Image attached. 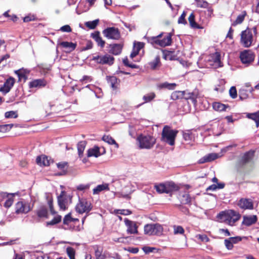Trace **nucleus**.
Instances as JSON below:
<instances>
[{"instance_id": "obj_1", "label": "nucleus", "mask_w": 259, "mask_h": 259, "mask_svg": "<svg viewBox=\"0 0 259 259\" xmlns=\"http://www.w3.org/2000/svg\"><path fill=\"white\" fill-rule=\"evenodd\" d=\"M217 218L226 224L233 226L240 219L241 215L235 210L229 209L220 212Z\"/></svg>"}, {"instance_id": "obj_2", "label": "nucleus", "mask_w": 259, "mask_h": 259, "mask_svg": "<svg viewBox=\"0 0 259 259\" xmlns=\"http://www.w3.org/2000/svg\"><path fill=\"white\" fill-rule=\"evenodd\" d=\"M178 133V131L172 130L168 125H165L161 133V141L170 146H174Z\"/></svg>"}, {"instance_id": "obj_3", "label": "nucleus", "mask_w": 259, "mask_h": 259, "mask_svg": "<svg viewBox=\"0 0 259 259\" xmlns=\"http://www.w3.org/2000/svg\"><path fill=\"white\" fill-rule=\"evenodd\" d=\"M252 32L254 35L257 34L256 26H254L252 29L247 28L246 30L241 32V42L245 47H249L251 46L253 41Z\"/></svg>"}, {"instance_id": "obj_4", "label": "nucleus", "mask_w": 259, "mask_h": 259, "mask_svg": "<svg viewBox=\"0 0 259 259\" xmlns=\"http://www.w3.org/2000/svg\"><path fill=\"white\" fill-rule=\"evenodd\" d=\"M140 149H149L152 148L156 143V139L151 136L140 135L137 138Z\"/></svg>"}, {"instance_id": "obj_5", "label": "nucleus", "mask_w": 259, "mask_h": 259, "mask_svg": "<svg viewBox=\"0 0 259 259\" xmlns=\"http://www.w3.org/2000/svg\"><path fill=\"white\" fill-rule=\"evenodd\" d=\"M146 38L148 42L151 44L154 47L160 46L165 47L170 45L171 43V36L170 34L162 39H158L156 36L147 37Z\"/></svg>"}, {"instance_id": "obj_6", "label": "nucleus", "mask_w": 259, "mask_h": 259, "mask_svg": "<svg viewBox=\"0 0 259 259\" xmlns=\"http://www.w3.org/2000/svg\"><path fill=\"white\" fill-rule=\"evenodd\" d=\"M33 208L28 201L22 200L17 202L15 204V213L16 214H26Z\"/></svg>"}, {"instance_id": "obj_7", "label": "nucleus", "mask_w": 259, "mask_h": 259, "mask_svg": "<svg viewBox=\"0 0 259 259\" xmlns=\"http://www.w3.org/2000/svg\"><path fill=\"white\" fill-rule=\"evenodd\" d=\"M92 206L90 201H88L87 199H79V201L76 204V211L79 213H89L92 209Z\"/></svg>"}, {"instance_id": "obj_8", "label": "nucleus", "mask_w": 259, "mask_h": 259, "mask_svg": "<svg viewBox=\"0 0 259 259\" xmlns=\"http://www.w3.org/2000/svg\"><path fill=\"white\" fill-rule=\"evenodd\" d=\"M104 36L108 39L118 40L120 37V33L117 28L108 27L103 31Z\"/></svg>"}, {"instance_id": "obj_9", "label": "nucleus", "mask_w": 259, "mask_h": 259, "mask_svg": "<svg viewBox=\"0 0 259 259\" xmlns=\"http://www.w3.org/2000/svg\"><path fill=\"white\" fill-rule=\"evenodd\" d=\"M114 57L108 54L104 56L97 55L93 57V60L101 64L112 65L114 63Z\"/></svg>"}, {"instance_id": "obj_10", "label": "nucleus", "mask_w": 259, "mask_h": 259, "mask_svg": "<svg viewBox=\"0 0 259 259\" xmlns=\"http://www.w3.org/2000/svg\"><path fill=\"white\" fill-rule=\"evenodd\" d=\"M71 197L70 195H66L65 191H62L58 197V203L60 208L65 210L68 203L71 202Z\"/></svg>"}, {"instance_id": "obj_11", "label": "nucleus", "mask_w": 259, "mask_h": 259, "mask_svg": "<svg viewBox=\"0 0 259 259\" xmlns=\"http://www.w3.org/2000/svg\"><path fill=\"white\" fill-rule=\"evenodd\" d=\"M240 58L242 63L248 64L254 59V54L251 50H244L240 53Z\"/></svg>"}, {"instance_id": "obj_12", "label": "nucleus", "mask_w": 259, "mask_h": 259, "mask_svg": "<svg viewBox=\"0 0 259 259\" xmlns=\"http://www.w3.org/2000/svg\"><path fill=\"white\" fill-rule=\"evenodd\" d=\"M199 97V94L198 90H194L192 92L185 91L184 99L186 100H190L194 106L197 103V99Z\"/></svg>"}, {"instance_id": "obj_13", "label": "nucleus", "mask_w": 259, "mask_h": 259, "mask_svg": "<svg viewBox=\"0 0 259 259\" xmlns=\"http://www.w3.org/2000/svg\"><path fill=\"white\" fill-rule=\"evenodd\" d=\"M238 206L243 209H252L253 208V204L252 201L250 199L241 198L238 203Z\"/></svg>"}, {"instance_id": "obj_14", "label": "nucleus", "mask_w": 259, "mask_h": 259, "mask_svg": "<svg viewBox=\"0 0 259 259\" xmlns=\"http://www.w3.org/2000/svg\"><path fill=\"white\" fill-rule=\"evenodd\" d=\"M125 225L127 227V233L129 234H137V226L136 224L127 219H125L124 220Z\"/></svg>"}, {"instance_id": "obj_15", "label": "nucleus", "mask_w": 259, "mask_h": 259, "mask_svg": "<svg viewBox=\"0 0 259 259\" xmlns=\"http://www.w3.org/2000/svg\"><path fill=\"white\" fill-rule=\"evenodd\" d=\"M14 83V79L12 77H10L5 81L3 86L0 88V91L5 94L8 93L13 87Z\"/></svg>"}, {"instance_id": "obj_16", "label": "nucleus", "mask_w": 259, "mask_h": 259, "mask_svg": "<svg viewBox=\"0 0 259 259\" xmlns=\"http://www.w3.org/2000/svg\"><path fill=\"white\" fill-rule=\"evenodd\" d=\"M61 47L64 48V51L67 53H70L74 51L76 47V44L68 41H62L57 44Z\"/></svg>"}, {"instance_id": "obj_17", "label": "nucleus", "mask_w": 259, "mask_h": 259, "mask_svg": "<svg viewBox=\"0 0 259 259\" xmlns=\"http://www.w3.org/2000/svg\"><path fill=\"white\" fill-rule=\"evenodd\" d=\"M15 193H7L6 192H2L1 195L4 198H6V200L4 203V206L6 208H9L12 206L14 201V196Z\"/></svg>"}, {"instance_id": "obj_18", "label": "nucleus", "mask_w": 259, "mask_h": 259, "mask_svg": "<svg viewBox=\"0 0 259 259\" xmlns=\"http://www.w3.org/2000/svg\"><path fill=\"white\" fill-rule=\"evenodd\" d=\"M109 52L114 55H118L121 52L122 46L121 44H114L109 45Z\"/></svg>"}, {"instance_id": "obj_19", "label": "nucleus", "mask_w": 259, "mask_h": 259, "mask_svg": "<svg viewBox=\"0 0 259 259\" xmlns=\"http://www.w3.org/2000/svg\"><path fill=\"white\" fill-rule=\"evenodd\" d=\"M218 158V154L214 153H209L207 155H205L201 158H200L198 162L199 163L202 164L205 162H208L212 161Z\"/></svg>"}, {"instance_id": "obj_20", "label": "nucleus", "mask_w": 259, "mask_h": 259, "mask_svg": "<svg viewBox=\"0 0 259 259\" xmlns=\"http://www.w3.org/2000/svg\"><path fill=\"white\" fill-rule=\"evenodd\" d=\"M165 193H169L172 191H177L179 187L173 182H167L164 183Z\"/></svg>"}, {"instance_id": "obj_21", "label": "nucleus", "mask_w": 259, "mask_h": 259, "mask_svg": "<svg viewBox=\"0 0 259 259\" xmlns=\"http://www.w3.org/2000/svg\"><path fill=\"white\" fill-rule=\"evenodd\" d=\"M36 213L38 217L41 218H48V210L47 206L42 205H40L36 211Z\"/></svg>"}, {"instance_id": "obj_22", "label": "nucleus", "mask_w": 259, "mask_h": 259, "mask_svg": "<svg viewBox=\"0 0 259 259\" xmlns=\"http://www.w3.org/2000/svg\"><path fill=\"white\" fill-rule=\"evenodd\" d=\"M257 221V217L255 215L246 216H243V220L242 222V224L246 226H249L253 224H255Z\"/></svg>"}, {"instance_id": "obj_23", "label": "nucleus", "mask_w": 259, "mask_h": 259, "mask_svg": "<svg viewBox=\"0 0 259 259\" xmlns=\"http://www.w3.org/2000/svg\"><path fill=\"white\" fill-rule=\"evenodd\" d=\"M19 80L24 79L25 81L27 79V75L29 73V71L23 68L15 71Z\"/></svg>"}, {"instance_id": "obj_24", "label": "nucleus", "mask_w": 259, "mask_h": 259, "mask_svg": "<svg viewBox=\"0 0 259 259\" xmlns=\"http://www.w3.org/2000/svg\"><path fill=\"white\" fill-rule=\"evenodd\" d=\"M36 162L40 166H48L50 165V161L48 157L45 155L38 156L36 158Z\"/></svg>"}, {"instance_id": "obj_25", "label": "nucleus", "mask_w": 259, "mask_h": 259, "mask_svg": "<svg viewBox=\"0 0 259 259\" xmlns=\"http://www.w3.org/2000/svg\"><path fill=\"white\" fill-rule=\"evenodd\" d=\"M47 84V82L44 79H39L34 80L30 82V87L31 88H37L45 87Z\"/></svg>"}, {"instance_id": "obj_26", "label": "nucleus", "mask_w": 259, "mask_h": 259, "mask_svg": "<svg viewBox=\"0 0 259 259\" xmlns=\"http://www.w3.org/2000/svg\"><path fill=\"white\" fill-rule=\"evenodd\" d=\"M254 156V151H249L248 152H246L242 157L241 162L242 164H245L248 162H249Z\"/></svg>"}, {"instance_id": "obj_27", "label": "nucleus", "mask_w": 259, "mask_h": 259, "mask_svg": "<svg viewBox=\"0 0 259 259\" xmlns=\"http://www.w3.org/2000/svg\"><path fill=\"white\" fill-rule=\"evenodd\" d=\"M188 21L191 28L194 29H201L202 28L195 22V15L193 13H191L189 16Z\"/></svg>"}, {"instance_id": "obj_28", "label": "nucleus", "mask_w": 259, "mask_h": 259, "mask_svg": "<svg viewBox=\"0 0 259 259\" xmlns=\"http://www.w3.org/2000/svg\"><path fill=\"white\" fill-rule=\"evenodd\" d=\"M109 186L108 184H104L98 185L93 189V194H98L103 190H109Z\"/></svg>"}, {"instance_id": "obj_29", "label": "nucleus", "mask_w": 259, "mask_h": 259, "mask_svg": "<svg viewBox=\"0 0 259 259\" xmlns=\"http://www.w3.org/2000/svg\"><path fill=\"white\" fill-rule=\"evenodd\" d=\"M212 107L215 111H226V109L229 106L219 102H215L213 104Z\"/></svg>"}, {"instance_id": "obj_30", "label": "nucleus", "mask_w": 259, "mask_h": 259, "mask_svg": "<svg viewBox=\"0 0 259 259\" xmlns=\"http://www.w3.org/2000/svg\"><path fill=\"white\" fill-rule=\"evenodd\" d=\"M102 140L109 145H114L116 148H118L119 147L118 144L116 142V141L109 135H104L102 137Z\"/></svg>"}, {"instance_id": "obj_31", "label": "nucleus", "mask_w": 259, "mask_h": 259, "mask_svg": "<svg viewBox=\"0 0 259 259\" xmlns=\"http://www.w3.org/2000/svg\"><path fill=\"white\" fill-rule=\"evenodd\" d=\"M145 234L149 235H154V224H147L144 226Z\"/></svg>"}, {"instance_id": "obj_32", "label": "nucleus", "mask_w": 259, "mask_h": 259, "mask_svg": "<svg viewBox=\"0 0 259 259\" xmlns=\"http://www.w3.org/2000/svg\"><path fill=\"white\" fill-rule=\"evenodd\" d=\"M185 91H175L171 95V99L176 100L180 99H184Z\"/></svg>"}, {"instance_id": "obj_33", "label": "nucleus", "mask_w": 259, "mask_h": 259, "mask_svg": "<svg viewBox=\"0 0 259 259\" xmlns=\"http://www.w3.org/2000/svg\"><path fill=\"white\" fill-rule=\"evenodd\" d=\"M180 199L181 203L184 204H190L191 201V198L188 193H185L180 195Z\"/></svg>"}, {"instance_id": "obj_34", "label": "nucleus", "mask_w": 259, "mask_h": 259, "mask_svg": "<svg viewBox=\"0 0 259 259\" xmlns=\"http://www.w3.org/2000/svg\"><path fill=\"white\" fill-rule=\"evenodd\" d=\"M107 81L109 85L113 89L116 88V84L117 83V78L114 76H107Z\"/></svg>"}, {"instance_id": "obj_35", "label": "nucleus", "mask_w": 259, "mask_h": 259, "mask_svg": "<svg viewBox=\"0 0 259 259\" xmlns=\"http://www.w3.org/2000/svg\"><path fill=\"white\" fill-rule=\"evenodd\" d=\"M177 84L175 83H168L167 82H165L160 83L159 85V88L161 89L165 88L168 90H174Z\"/></svg>"}, {"instance_id": "obj_36", "label": "nucleus", "mask_w": 259, "mask_h": 259, "mask_svg": "<svg viewBox=\"0 0 259 259\" xmlns=\"http://www.w3.org/2000/svg\"><path fill=\"white\" fill-rule=\"evenodd\" d=\"M246 15V12L245 11L242 12L241 13L237 16L236 20L233 22V25H235L236 24H241L243 21Z\"/></svg>"}, {"instance_id": "obj_37", "label": "nucleus", "mask_w": 259, "mask_h": 259, "mask_svg": "<svg viewBox=\"0 0 259 259\" xmlns=\"http://www.w3.org/2000/svg\"><path fill=\"white\" fill-rule=\"evenodd\" d=\"M100 155V152H99V149L97 147L93 149H89L88 151V157H91V156H95V157H98Z\"/></svg>"}, {"instance_id": "obj_38", "label": "nucleus", "mask_w": 259, "mask_h": 259, "mask_svg": "<svg viewBox=\"0 0 259 259\" xmlns=\"http://www.w3.org/2000/svg\"><path fill=\"white\" fill-rule=\"evenodd\" d=\"M156 97L155 93H150L144 95L143 97V99L144 100V102L142 103L141 105L143 104L144 103L149 102L152 100H153Z\"/></svg>"}, {"instance_id": "obj_39", "label": "nucleus", "mask_w": 259, "mask_h": 259, "mask_svg": "<svg viewBox=\"0 0 259 259\" xmlns=\"http://www.w3.org/2000/svg\"><path fill=\"white\" fill-rule=\"evenodd\" d=\"M62 217L60 215H56L51 221L47 222V226L54 225L58 224L61 221Z\"/></svg>"}, {"instance_id": "obj_40", "label": "nucleus", "mask_w": 259, "mask_h": 259, "mask_svg": "<svg viewBox=\"0 0 259 259\" xmlns=\"http://www.w3.org/2000/svg\"><path fill=\"white\" fill-rule=\"evenodd\" d=\"M154 235L160 236L162 234L163 227L159 224H154Z\"/></svg>"}, {"instance_id": "obj_41", "label": "nucleus", "mask_w": 259, "mask_h": 259, "mask_svg": "<svg viewBox=\"0 0 259 259\" xmlns=\"http://www.w3.org/2000/svg\"><path fill=\"white\" fill-rule=\"evenodd\" d=\"M85 147V142L81 141L77 144V150L79 157H81Z\"/></svg>"}, {"instance_id": "obj_42", "label": "nucleus", "mask_w": 259, "mask_h": 259, "mask_svg": "<svg viewBox=\"0 0 259 259\" xmlns=\"http://www.w3.org/2000/svg\"><path fill=\"white\" fill-rule=\"evenodd\" d=\"M99 20L98 19L92 21H88L85 23V26L90 29H95L98 24Z\"/></svg>"}, {"instance_id": "obj_43", "label": "nucleus", "mask_w": 259, "mask_h": 259, "mask_svg": "<svg viewBox=\"0 0 259 259\" xmlns=\"http://www.w3.org/2000/svg\"><path fill=\"white\" fill-rule=\"evenodd\" d=\"M245 114L247 118L255 121L259 118V110L257 112L252 113H246Z\"/></svg>"}, {"instance_id": "obj_44", "label": "nucleus", "mask_w": 259, "mask_h": 259, "mask_svg": "<svg viewBox=\"0 0 259 259\" xmlns=\"http://www.w3.org/2000/svg\"><path fill=\"white\" fill-rule=\"evenodd\" d=\"M154 188L158 193H165L164 183L156 184L154 186Z\"/></svg>"}, {"instance_id": "obj_45", "label": "nucleus", "mask_w": 259, "mask_h": 259, "mask_svg": "<svg viewBox=\"0 0 259 259\" xmlns=\"http://www.w3.org/2000/svg\"><path fill=\"white\" fill-rule=\"evenodd\" d=\"M185 230L181 226H174V234H183Z\"/></svg>"}, {"instance_id": "obj_46", "label": "nucleus", "mask_w": 259, "mask_h": 259, "mask_svg": "<svg viewBox=\"0 0 259 259\" xmlns=\"http://www.w3.org/2000/svg\"><path fill=\"white\" fill-rule=\"evenodd\" d=\"M196 4L200 8H206L208 6V3L204 0H196Z\"/></svg>"}, {"instance_id": "obj_47", "label": "nucleus", "mask_w": 259, "mask_h": 259, "mask_svg": "<svg viewBox=\"0 0 259 259\" xmlns=\"http://www.w3.org/2000/svg\"><path fill=\"white\" fill-rule=\"evenodd\" d=\"M5 117L7 118H16L18 117L17 113L16 111H8L5 113Z\"/></svg>"}, {"instance_id": "obj_48", "label": "nucleus", "mask_w": 259, "mask_h": 259, "mask_svg": "<svg viewBox=\"0 0 259 259\" xmlns=\"http://www.w3.org/2000/svg\"><path fill=\"white\" fill-rule=\"evenodd\" d=\"M13 126V124H7L0 125L1 132H6L9 131Z\"/></svg>"}, {"instance_id": "obj_49", "label": "nucleus", "mask_w": 259, "mask_h": 259, "mask_svg": "<svg viewBox=\"0 0 259 259\" xmlns=\"http://www.w3.org/2000/svg\"><path fill=\"white\" fill-rule=\"evenodd\" d=\"M90 184H79L76 186V189L78 191H84L90 188Z\"/></svg>"}, {"instance_id": "obj_50", "label": "nucleus", "mask_w": 259, "mask_h": 259, "mask_svg": "<svg viewBox=\"0 0 259 259\" xmlns=\"http://www.w3.org/2000/svg\"><path fill=\"white\" fill-rule=\"evenodd\" d=\"M239 96L241 100L246 99L248 97L247 91L244 89L240 90L239 92Z\"/></svg>"}, {"instance_id": "obj_51", "label": "nucleus", "mask_w": 259, "mask_h": 259, "mask_svg": "<svg viewBox=\"0 0 259 259\" xmlns=\"http://www.w3.org/2000/svg\"><path fill=\"white\" fill-rule=\"evenodd\" d=\"M67 253L70 259H75V251L72 247L67 248Z\"/></svg>"}, {"instance_id": "obj_52", "label": "nucleus", "mask_w": 259, "mask_h": 259, "mask_svg": "<svg viewBox=\"0 0 259 259\" xmlns=\"http://www.w3.org/2000/svg\"><path fill=\"white\" fill-rule=\"evenodd\" d=\"M229 95L232 99H235L237 96V90L235 87H232L229 90Z\"/></svg>"}, {"instance_id": "obj_53", "label": "nucleus", "mask_w": 259, "mask_h": 259, "mask_svg": "<svg viewBox=\"0 0 259 259\" xmlns=\"http://www.w3.org/2000/svg\"><path fill=\"white\" fill-rule=\"evenodd\" d=\"M144 46V44L141 42H138L137 43H135L134 46V50L135 51H137L139 53L140 50L142 49Z\"/></svg>"}, {"instance_id": "obj_54", "label": "nucleus", "mask_w": 259, "mask_h": 259, "mask_svg": "<svg viewBox=\"0 0 259 259\" xmlns=\"http://www.w3.org/2000/svg\"><path fill=\"white\" fill-rule=\"evenodd\" d=\"M186 16V13L185 11H184L178 19V23L186 24L187 21L185 19Z\"/></svg>"}, {"instance_id": "obj_55", "label": "nucleus", "mask_w": 259, "mask_h": 259, "mask_svg": "<svg viewBox=\"0 0 259 259\" xmlns=\"http://www.w3.org/2000/svg\"><path fill=\"white\" fill-rule=\"evenodd\" d=\"M160 63V57L157 56L153 62L151 63V66L153 69L156 68V67Z\"/></svg>"}, {"instance_id": "obj_56", "label": "nucleus", "mask_w": 259, "mask_h": 259, "mask_svg": "<svg viewBox=\"0 0 259 259\" xmlns=\"http://www.w3.org/2000/svg\"><path fill=\"white\" fill-rule=\"evenodd\" d=\"M48 204L49 206L51 213L52 214H55L56 212L54 210L53 205V199L52 198H48Z\"/></svg>"}, {"instance_id": "obj_57", "label": "nucleus", "mask_w": 259, "mask_h": 259, "mask_svg": "<svg viewBox=\"0 0 259 259\" xmlns=\"http://www.w3.org/2000/svg\"><path fill=\"white\" fill-rule=\"evenodd\" d=\"M73 221V219L71 217L70 213L66 215L63 219V223L65 225H68L69 223Z\"/></svg>"}, {"instance_id": "obj_58", "label": "nucleus", "mask_w": 259, "mask_h": 259, "mask_svg": "<svg viewBox=\"0 0 259 259\" xmlns=\"http://www.w3.org/2000/svg\"><path fill=\"white\" fill-rule=\"evenodd\" d=\"M225 244L226 248L228 250H231L233 247V245L232 244L231 241L230 240L229 238L225 240Z\"/></svg>"}, {"instance_id": "obj_59", "label": "nucleus", "mask_w": 259, "mask_h": 259, "mask_svg": "<svg viewBox=\"0 0 259 259\" xmlns=\"http://www.w3.org/2000/svg\"><path fill=\"white\" fill-rule=\"evenodd\" d=\"M230 240L231 241L232 244L237 243L238 242L241 241L242 240L241 237L239 236L234 237H230Z\"/></svg>"}, {"instance_id": "obj_60", "label": "nucleus", "mask_w": 259, "mask_h": 259, "mask_svg": "<svg viewBox=\"0 0 259 259\" xmlns=\"http://www.w3.org/2000/svg\"><path fill=\"white\" fill-rule=\"evenodd\" d=\"M156 249L154 247H151L149 246H144L143 247V250L144 251V252L146 254L149 253L150 252H153L154 250H156Z\"/></svg>"}, {"instance_id": "obj_61", "label": "nucleus", "mask_w": 259, "mask_h": 259, "mask_svg": "<svg viewBox=\"0 0 259 259\" xmlns=\"http://www.w3.org/2000/svg\"><path fill=\"white\" fill-rule=\"evenodd\" d=\"M118 213L122 215H127L132 213V211L128 209H120L118 210Z\"/></svg>"}, {"instance_id": "obj_62", "label": "nucleus", "mask_w": 259, "mask_h": 259, "mask_svg": "<svg viewBox=\"0 0 259 259\" xmlns=\"http://www.w3.org/2000/svg\"><path fill=\"white\" fill-rule=\"evenodd\" d=\"M213 61L214 62L217 63V64L220 65L221 63V60H220V55L218 53H216L213 57Z\"/></svg>"}, {"instance_id": "obj_63", "label": "nucleus", "mask_w": 259, "mask_h": 259, "mask_svg": "<svg viewBox=\"0 0 259 259\" xmlns=\"http://www.w3.org/2000/svg\"><path fill=\"white\" fill-rule=\"evenodd\" d=\"M60 30L63 32H70L71 31V28L68 25H64L60 28Z\"/></svg>"}, {"instance_id": "obj_64", "label": "nucleus", "mask_w": 259, "mask_h": 259, "mask_svg": "<svg viewBox=\"0 0 259 259\" xmlns=\"http://www.w3.org/2000/svg\"><path fill=\"white\" fill-rule=\"evenodd\" d=\"M198 238L202 241L204 242H208L209 241V239L206 235H199Z\"/></svg>"}]
</instances>
